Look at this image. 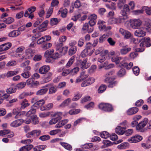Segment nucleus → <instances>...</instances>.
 <instances>
[{
	"mask_svg": "<svg viewBox=\"0 0 151 151\" xmlns=\"http://www.w3.org/2000/svg\"><path fill=\"white\" fill-rule=\"evenodd\" d=\"M98 107L99 109L106 112H111L114 110L112 105L109 103H100Z\"/></svg>",
	"mask_w": 151,
	"mask_h": 151,
	"instance_id": "nucleus-1",
	"label": "nucleus"
},
{
	"mask_svg": "<svg viewBox=\"0 0 151 151\" xmlns=\"http://www.w3.org/2000/svg\"><path fill=\"white\" fill-rule=\"evenodd\" d=\"M148 122L147 118H145L143 120L139 122L136 126L137 130L140 132H143L146 131L144 127L146 125Z\"/></svg>",
	"mask_w": 151,
	"mask_h": 151,
	"instance_id": "nucleus-2",
	"label": "nucleus"
},
{
	"mask_svg": "<svg viewBox=\"0 0 151 151\" xmlns=\"http://www.w3.org/2000/svg\"><path fill=\"white\" fill-rule=\"evenodd\" d=\"M130 11L129 6L127 4H125L124 5L123 9L121 10L120 13L122 16L121 17L124 21L125 20L128 19V16Z\"/></svg>",
	"mask_w": 151,
	"mask_h": 151,
	"instance_id": "nucleus-3",
	"label": "nucleus"
},
{
	"mask_svg": "<svg viewBox=\"0 0 151 151\" xmlns=\"http://www.w3.org/2000/svg\"><path fill=\"white\" fill-rule=\"evenodd\" d=\"M31 102L32 103H34L33 106L38 108L40 107V108L42 106H44L43 105L45 103V101L44 99L38 101L36 98H35L32 99Z\"/></svg>",
	"mask_w": 151,
	"mask_h": 151,
	"instance_id": "nucleus-4",
	"label": "nucleus"
},
{
	"mask_svg": "<svg viewBox=\"0 0 151 151\" xmlns=\"http://www.w3.org/2000/svg\"><path fill=\"white\" fill-rule=\"evenodd\" d=\"M61 112H59L55 113L54 114V116L55 118H52L51 119L49 122V124L50 125H52L55 124L58 121L61 119L62 117L61 116L62 115Z\"/></svg>",
	"mask_w": 151,
	"mask_h": 151,
	"instance_id": "nucleus-5",
	"label": "nucleus"
},
{
	"mask_svg": "<svg viewBox=\"0 0 151 151\" xmlns=\"http://www.w3.org/2000/svg\"><path fill=\"white\" fill-rule=\"evenodd\" d=\"M142 24V21L139 19L132 20L130 22V26L134 29H138Z\"/></svg>",
	"mask_w": 151,
	"mask_h": 151,
	"instance_id": "nucleus-6",
	"label": "nucleus"
},
{
	"mask_svg": "<svg viewBox=\"0 0 151 151\" xmlns=\"http://www.w3.org/2000/svg\"><path fill=\"white\" fill-rule=\"evenodd\" d=\"M87 58L83 59L82 61L79 60L78 61V66L80 67L81 70H84L88 68L89 66L87 65Z\"/></svg>",
	"mask_w": 151,
	"mask_h": 151,
	"instance_id": "nucleus-7",
	"label": "nucleus"
},
{
	"mask_svg": "<svg viewBox=\"0 0 151 151\" xmlns=\"http://www.w3.org/2000/svg\"><path fill=\"white\" fill-rule=\"evenodd\" d=\"M97 18V16L95 14H92L89 17L88 19L90 20L88 23L91 27H93L95 24Z\"/></svg>",
	"mask_w": 151,
	"mask_h": 151,
	"instance_id": "nucleus-8",
	"label": "nucleus"
},
{
	"mask_svg": "<svg viewBox=\"0 0 151 151\" xmlns=\"http://www.w3.org/2000/svg\"><path fill=\"white\" fill-rule=\"evenodd\" d=\"M124 22V21L121 17L118 19L116 18H112L109 19L108 20V22L110 24H118L119 23L123 22Z\"/></svg>",
	"mask_w": 151,
	"mask_h": 151,
	"instance_id": "nucleus-9",
	"label": "nucleus"
},
{
	"mask_svg": "<svg viewBox=\"0 0 151 151\" xmlns=\"http://www.w3.org/2000/svg\"><path fill=\"white\" fill-rule=\"evenodd\" d=\"M119 32L124 36V38L126 39H129L132 36V34L130 32L122 28L120 29Z\"/></svg>",
	"mask_w": 151,
	"mask_h": 151,
	"instance_id": "nucleus-10",
	"label": "nucleus"
},
{
	"mask_svg": "<svg viewBox=\"0 0 151 151\" xmlns=\"http://www.w3.org/2000/svg\"><path fill=\"white\" fill-rule=\"evenodd\" d=\"M48 23V21L45 20L37 27L39 33L44 31L47 29Z\"/></svg>",
	"mask_w": 151,
	"mask_h": 151,
	"instance_id": "nucleus-11",
	"label": "nucleus"
},
{
	"mask_svg": "<svg viewBox=\"0 0 151 151\" xmlns=\"http://www.w3.org/2000/svg\"><path fill=\"white\" fill-rule=\"evenodd\" d=\"M142 139V136L140 135H135L133 136L128 139L129 141L131 143L138 142Z\"/></svg>",
	"mask_w": 151,
	"mask_h": 151,
	"instance_id": "nucleus-12",
	"label": "nucleus"
},
{
	"mask_svg": "<svg viewBox=\"0 0 151 151\" xmlns=\"http://www.w3.org/2000/svg\"><path fill=\"white\" fill-rule=\"evenodd\" d=\"M134 35L138 37H143L146 35V33L143 28L138 29L135 31Z\"/></svg>",
	"mask_w": 151,
	"mask_h": 151,
	"instance_id": "nucleus-13",
	"label": "nucleus"
},
{
	"mask_svg": "<svg viewBox=\"0 0 151 151\" xmlns=\"http://www.w3.org/2000/svg\"><path fill=\"white\" fill-rule=\"evenodd\" d=\"M86 47L85 50L88 53L89 55H91L94 50V49L93 47L92 44L91 43L88 42L86 44Z\"/></svg>",
	"mask_w": 151,
	"mask_h": 151,
	"instance_id": "nucleus-14",
	"label": "nucleus"
},
{
	"mask_svg": "<svg viewBox=\"0 0 151 151\" xmlns=\"http://www.w3.org/2000/svg\"><path fill=\"white\" fill-rule=\"evenodd\" d=\"M126 128L125 127H121L118 126L115 129V132L118 134L122 135L125 132V130Z\"/></svg>",
	"mask_w": 151,
	"mask_h": 151,
	"instance_id": "nucleus-15",
	"label": "nucleus"
},
{
	"mask_svg": "<svg viewBox=\"0 0 151 151\" xmlns=\"http://www.w3.org/2000/svg\"><path fill=\"white\" fill-rule=\"evenodd\" d=\"M50 67L48 65H44L41 67L39 69V71L41 74H45L47 73L50 70Z\"/></svg>",
	"mask_w": 151,
	"mask_h": 151,
	"instance_id": "nucleus-16",
	"label": "nucleus"
},
{
	"mask_svg": "<svg viewBox=\"0 0 151 151\" xmlns=\"http://www.w3.org/2000/svg\"><path fill=\"white\" fill-rule=\"evenodd\" d=\"M105 22L103 20H99L97 22L98 25V27L99 30L101 31H104L106 29V25L104 24Z\"/></svg>",
	"mask_w": 151,
	"mask_h": 151,
	"instance_id": "nucleus-17",
	"label": "nucleus"
},
{
	"mask_svg": "<svg viewBox=\"0 0 151 151\" xmlns=\"http://www.w3.org/2000/svg\"><path fill=\"white\" fill-rule=\"evenodd\" d=\"M45 87L49 88V93L50 94L55 93L57 90L58 87L56 86H52L51 84H48Z\"/></svg>",
	"mask_w": 151,
	"mask_h": 151,
	"instance_id": "nucleus-18",
	"label": "nucleus"
},
{
	"mask_svg": "<svg viewBox=\"0 0 151 151\" xmlns=\"http://www.w3.org/2000/svg\"><path fill=\"white\" fill-rule=\"evenodd\" d=\"M122 47L120 50V53L122 55H126L131 50V48L128 47L127 46H123Z\"/></svg>",
	"mask_w": 151,
	"mask_h": 151,
	"instance_id": "nucleus-19",
	"label": "nucleus"
},
{
	"mask_svg": "<svg viewBox=\"0 0 151 151\" xmlns=\"http://www.w3.org/2000/svg\"><path fill=\"white\" fill-rule=\"evenodd\" d=\"M106 83H108V86L110 88H112L116 86L118 82L116 81L112 80V79L109 80L107 82H105Z\"/></svg>",
	"mask_w": 151,
	"mask_h": 151,
	"instance_id": "nucleus-20",
	"label": "nucleus"
},
{
	"mask_svg": "<svg viewBox=\"0 0 151 151\" xmlns=\"http://www.w3.org/2000/svg\"><path fill=\"white\" fill-rule=\"evenodd\" d=\"M25 55L27 59L31 58L34 55L33 51L30 49H28L25 50Z\"/></svg>",
	"mask_w": 151,
	"mask_h": 151,
	"instance_id": "nucleus-21",
	"label": "nucleus"
},
{
	"mask_svg": "<svg viewBox=\"0 0 151 151\" xmlns=\"http://www.w3.org/2000/svg\"><path fill=\"white\" fill-rule=\"evenodd\" d=\"M138 111V109L137 107H133L129 109L127 111L128 115H132L136 114Z\"/></svg>",
	"mask_w": 151,
	"mask_h": 151,
	"instance_id": "nucleus-22",
	"label": "nucleus"
},
{
	"mask_svg": "<svg viewBox=\"0 0 151 151\" xmlns=\"http://www.w3.org/2000/svg\"><path fill=\"white\" fill-rule=\"evenodd\" d=\"M114 73L115 71L112 70L106 73L104 76L105 78L104 82H107L109 80L111 79V78H110V76L114 75Z\"/></svg>",
	"mask_w": 151,
	"mask_h": 151,
	"instance_id": "nucleus-23",
	"label": "nucleus"
},
{
	"mask_svg": "<svg viewBox=\"0 0 151 151\" xmlns=\"http://www.w3.org/2000/svg\"><path fill=\"white\" fill-rule=\"evenodd\" d=\"M24 49V47L22 46L20 47L17 48L15 52V54L14 55V56L16 57H18L19 56L21 55L20 53L22 52L23 51Z\"/></svg>",
	"mask_w": 151,
	"mask_h": 151,
	"instance_id": "nucleus-24",
	"label": "nucleus"
},
{
	"mask_svg": "<svg viewBox=\"0 0 151 151\" xmlns=\"http://www.w3.org/2000/svg\"><path fill=\"white\" fill-rule=\"evenodd\" d=\"M122 58L121 57H118L116 55H114L111 58V60L113 62H114L116 64H119L120 60Z\"/></svg>",
	"mask_w": 151,
	"mask_h": 151,
	"instance_id": "nucleus-25",
	"label": "nucleus"
},
{
	"mask_svg": "<svg viewBox=\"0 0 151 151\" xmlns=\"http://www.w3.org/2000/svg\"><path fill=\"white\" fill-rule=\"evenodd\" d=\"M20 34V32L17 30H14L10 32L8 36L10 37H15L17 36Z\"/></svg>",
	"mask_w": 151,
	"mask_h": 151,
	"instance_id": "nucleus-26",
	"label": "nucleus"
},
{
	"mask_svg": "<svg viewBox=\"0 0 151 151\" xmlns=\"http://www.w3.org/2000/svg\"><path fill=\"white\" fill-rule=\"evenodd\" d=\"M142 40L144 41L145 46L146 47H148L151 46V41L149 37H145L142 39Z\"/></svg>",
	"mask_w": 151,
	"mask_h": 151,
	"instance_id": "nucleus-27",
	"label": "nucleus"
},
{
	"mask_svg": "<svg viewBox=\"0 0 151 151\" xmlns=\"http://www.w3.org/2000/svg\"><path fill=\"white\" fill-rule=\"evenodd\" d=\"M17 90V88L15 86H11L9 88L6 89V92L7 93L12 94L15 93Z\"/></svg>",
	"mask_w": 151,
	"mask_h": 151,
	"instance_id": "nucleus-28",
	"label": "nucleus"
},
{
	"mask_svg": "<svg viewBox=\"0 0 151 151\" xmlns=\"http://www.w3.org/2000/svg\"><path fill=\"white\" fill-rule=\"evenodd\" d=\"M48 89L47 88L43 87L42 88L37 91L36 93L37 95H42L45 94L47 91Z\"/></svg>",
	"mask_w": 151,
	"mask_h": 151,
	"instance_id": "nucleus-29",
	"label": "nucleus"
},
{
	"mask_svg": "<svg viewBox=\"0 0 151 151\" xmlns=\"http://www.w3.org/2000/svg\"><path fill=\"white\" fill-rule=\"evenodd\" d=\"M31 123L34 124H38L39 122V119L36 115L31 116Z\"/></svg>",
	"mask_w": 151,
	"mask_h": 151,
	"instance_id": "nucleus-30",
	"label": "nucleus"
},
{
	"mask_svg": "<svg viewBox=\"0 0 151 151\" xmlns=\"http://www.w3.org/2000/svg\"><path fill=\"white\" fill-rule=\"evenodd\" d=\"M53 106L52 103H49L47 104L46 106H42L40 108V109L41 111H44L45 110H49L52 108Z\"/></svg>",
	"mask_w": 151,
	"mask_h": 151,
	"instance_id": "nucleus-31",
	"label": "nucleus"
},
{
	"mask_svg": "<svg viewBox=\"0 0 151 151\" xmlns=\"http://www.w3.org/2000/svg\"><path fill=\"white\" fill-rule=\"evenodd\" d=\"M52 73H51L49 72L46 75V77L44 79V81L45 83H47L50 81L52 78Z\"/></svg>",
	"mask_w": 151,
	"mask_h": 151,
	"instance_id": "nucleus-32",
	"label": "nucleus"
},
{
	"mask_svg": "<svg viewBox=\"0 0 151 151\" xmlns=\"http://www.w3.org/2000/svg\"><path fill=\"white\" fill-rule=\"evenodd\" d=\"M82 95L81 93L77 92L75 94L72 100L74 101H77L81 97Z\"/></svg>",
	"mask_w": 151,
	"mask_h": 151,
	"instance_id": "nucleus-33",
	"label": "nucleus"
},
{
	"mask_svg": "<svg viewBox=\"0 0 151 151\" xmlns=\"http://www.w3.org/2000/svg\"><path fill=\"white\" fill-rule=\"evenodd\" d=\"M59 12H60L61 13V16L63 18L67 16V9L66 8H61Z\"/></svg>",
	"mask_w": 151,
	"mask_h": 151,
	"instance_id": "nucleus-34",
	"label": "nucleus"
},
{
	"mask_svg": "<svg viewBox=\"0 0 151 151\" xmlns=\"http://www.w3.org/2000/svg\"><path fill=\"white\" fill-rule=\"evenodd\" d=\"M60 143L66 149L69 150H71L72 149V147L71 145L66 143L60 142Z\"/></svg>",
	"mask_w": 151,
	"mask_h": 151,
	"instance_id": "nucleus-35",
	"label": "nucleus"
},
{
	"mask_svg": "<svg viewBox=\"0 0 151 151\" xmlns=\"http://www.w3.org/2000/svg\"><path fill=\"white\" fill-rule=\"evenodd\" d=\"M41 131L40 129H36L31 132L32 136H39L41 134Z\"/></svg>",
	"mask_w": 151,
	"mask_h": 151,
	"instance_id": "nucleus-36",
	"label": "nucleus"
},
{
	"mask_svg": "<svg viewBox=\"0 0 151 151\" xmlns=\"http://www.w3.org/2000/svg\"><path fill=\"white\" fill-rule=\"evenodd\" d=\"M32 32L34 33H35L36 32H37L38 33H37L35 35V36H33L32 37V38L35 40V39H36L38 38L39 37L41 36V35H40V33L37 27L36 28V29H34L32 31Z\"/></svg>",
	"mask_w": 151,
	"mask_h": 151,
	"instance_id": "nucleus-37",
	"label": "nucleus"
},
{
	"mask_svg": "<svg viewBox=\"0 0 151 151\" xmlns=\"http://www.w3.org/2000/svg\"><path fill=\"white\" fill-rule=\"evenodd\" d=\"M71 101L70 98H68L65 100L60 105V106L62 107H65L68 106Z\"/></svg>",
	"mask_w": 151,
	"mask_h": 151,
	"instance_id": "nucleus-38",
	"label": "nucleus"
},
{
	"mask_svg": "<svg viewBox=\"0 0 151 151\" xmlns=\"http://www.w3.org/2000/svg\"><path fill=\"white\" fill-rule=\"evenodd\" d=\"M77 51V47L75 46L71 47L69 49L68 54L69 55H72L74 54Z\"/></svg>",
	"mask_w": 151,
	"mask_h": 151,
	"instance_id": "nucleus-39",
	"label": "nucleus"
},
{
	"mask_svg": "<svg viewBox=\"0 0 151 151\" xmlns=\"http://www.w3.org/2000/svg\"><path fill=\"white\" fill-rule=\"evenodd\" d=\"M19 73L18 71H8L6 75L7 77H10L14 76L16 75Z\"/></svg>",
	"mask_w": 151,
	"mask_h": 151,
	"instance_id": "nucleus-40",
	"label": "nucleus"
},
{
	"mask_svg": "<svg viewBox=\"0 0 151 151\" xmlns=\"http://www.w3.org/2000/svg\"><path fill=\"white\" fill-rule=\"evenodd\" d=\"M55 45L56 50L59 52L63 47V43L57 42L55 43Z\"/></svg>",
	"mask_w": 151,
	"mask_h": 151,
	"instance_id": "nucleus-41",
	"label": "nucleus"
},
{
	"mask_svg": "<svg viewBox=\"0 0 151 151\" xmlns=\"http://www.w3.org/2000/svg\"><path fill=\"white\" fill-rule=\"evenodd\" d=\"M126 73V70L124 68L120 69L117 73V75L119 77H122L124 76Z\"/></svg>",
	"mask_w": 151,
	"mask_h": 151,
	"instance_id": "nucleus-42",
	"label": "nucleus"
},
{
	"mask_svg": "<svg viewBox=\"0 0 151 151\" xmlns=\"http://www.w3.org/2000/svg\"><path fill=\"white\" fill-rule=\"evenodd\" d=\"M145 26L146 27V29L150 32H151V21L149 20L145 22Z\"/></svg>",
	"mask_w": 151,
	"mask_h": 151,
	"instance_id": "nucleus-43",
	"label": "nucleus"
},
{
	"mask_svg": "<svg viewBox=\"0 0 151 151\" xmlns=\"http://www.w3.org/2000/svg\"><path fill=\"white\" fill-rule=\"evenodd\" d=\"M75 58V56H73L71 58L66 65L67 68L70 67L72 65L74 61Z\"/></svg>",
	"mask_w": 151,
	"mask_h": 151,
	"instance_id": "nucleus-44",
	"label": "nucleus"
},
{
	"mask_svg": "<svg viewBox=\"0 0 151 151\" xmlns=\"http://www.w3.org/2000/svg\"><path fill=\"white\" fill-rule=\"evenodd\" d=\"M60 20L57 18H53L51 19L50 21V24L52 26L56 25L60 22Z\"/></svg>",
	"mask_w": 151,
	"mask_h": 151,
	"instance_id": "nucleus-45",
	"label": "nucleus"
},
{
	"mask_svg": "<svg viewBox=\"0 0 151 151\" xmlns=\"http://www.w3.org/2000/svg\"><path fill=\"white\" fill-rule=\"evenodd\" d=\"M21 109H24L28 106L29 105V104L28 102L27 101L26 99H24L21 102Z\"/></svg>",
	"mask_w": 151,
	"mask_h": 151,
	"instance_id": "nucleus-46",
	"label": "nucleus"
},
{
	"mask_svg": "<svg viewBox=\"0 0 151 151\" xmlns=\"http://www.w3.org/2000/svg\"><path fill=\"white\" fill-rule=\"evenodd\" d=\"M52 46V44L50 43H47L45 42L42 45V48L44 50H46L48 49Z\"/></svg>",
	"mask_w": 151,
	"mask_h": 151,
	"instance_id": "nucleus-47",
	"label": "nucleus"
},
{
	"mask_svg": "<svg viewBox=\"0 0 151 151\" xmlns=\"http://www.w3.org/2000/svg\"><path fill=\"white\" fill-rule=\"evenodd\" d=\"M2 20L6 24H10L14 22V19L12 17H9L5 19H3Z\"/></svg>",
	"mask_w": 151,
	"mask_h": 151,
	"instance_id": "nucleus-48",
	"label": "nucleus"
},
{
	"mask_svg": "<svg viewBox=\"0 0 151 151\" xmlns=\"http://www.w3.org/2000/svg\"><path fill=\"white\" fill-rule=\"evenodd\" d=\"M108 37V36L107 35L104 34L100 37L99 40V43H103Z\"/></svg>",
	"mask_w": 151,
	"mask_h": 151,
	"instance_id": "nucleus-49",
	"label": "nucleus"
},
{
	"mask_svg": "<svg viewBox=\"0 0 151 151\" xmlns=\"http://www.w3.org/2000/svg\"><path fill=\"white\" fill-rule=\"evenodd\" d=\"M100 136L103 138L106 139L109 137L110 134L107 132L104 131L100 133Z\"/></svg>",
	"mask_w": 151,
	"mask_h": 151,
	"instance_id": "nucleus-50",
	"label": "nucleus"
},
{
	"mask_svg": "<svg viewBox=\"0 0 151 151\" xmlns=\"http://www.w3.org/2000/svg\"><path fill=\"white\" fill-rule=\"evenodd\" d=\"M50 139V136L48 135H44L40 136L39 139L42 141H46L49 140Z\"/></svg>",
	"mask_w": 151,
	"mask_h": 151,
	"instance_id": "nucleus-51",
	"label": "nucleus"
},
{
	"mask_svg": "<svg viewBox=\"0 0 151 151\" xmlns=\"http://www.w3.org/2000/svg\"><path fill=\"white\" fill-rule=\"evenodd\" d=\"M79 70V68L78 67L74 68L73 69L70 70V75H73L77 74Z\"/></svg>",
	"mask_w": 151,
	"mask_h": 151,
	"instance_id": "nucleus-52",
	"label": "nucleus"
},
{
	"mask_svg": "<svg viewBox=\"0 0 151 151\" xmlns=\"http://www.w3.org/2000/svg\"><path fill=\"white\" fill-rule=\"evenodd\" d=\"M34 107L33 106L31 107L32 108L27 113V116H29L31 114H34L36 112V109L33 108Z\"/></svg>",
	"mask_w": 151,
	"mask_h": 151,
	"instance_id": "nucleus-53",
	"label": "nucleus"
},
{
	"mask_svg": "<svg viewBox=\"0 0 151 151\" xmlns=\"http://www.w3.org/2000/svg\"><path fill=\"white\" fill-rule=\"evenodd\" d=\"M54 52L53 49L49 50L46 51L44 53V56L45 57L51 56Z\"/></svg>",
	"mask_w": 151,
	"mask_h": 151,
	"instance_id": "nucleus-54",
	"label": "nucleus"
},
{
	"mask_svg": "<svg viewBox=\"0 0 151 151\" xmlns=\"http://www.w3.org/2000/svg\"><path fill=\"white\" fill-rule=\"evenodd\" d=\"M86 119L84 118H80L76 120L74 123L73 125L76 126L78 124L81 123L82 122L85 121Z\"/></svg>",
	"mask_w": 151,
	"mask_h": 151,
	"instance_id": "nucleus-55",
	"label": "nucleus"
},
{
	"mask_svg": "<svg viewBox=\"0 0 151 151\" xmlns=\"http://www.w3.org/2000/svg\"><path fill=\"white\" fill-rule=\"evenodd\" d=\"M106 86L105 85H102L98 89V92L99 93H101L104 91L106 89Z\"/></svg>",
	"mask_w": 151,
	"mask_h": 151,
	"instance_id": "nucleus-56",
	"label": "nucleus"
},
{
	"mask_svg": "<svg viewBox=\"0 0 151 151\" xmlns=\"http://www.w3.org/2000/svg\"><path fill=\"white\" fill-rule=\"evenodd\" d=\"M107 41L110 45L114 46L115 45L116 42L111 37H109L107 39Z\"/></svg>",
	"mask_w": 151,
	"mask_h": 151,
	"instance_id": "nucleus-57",
	"label": "nucleus"
},
{
	"mask_svg": "<svg viewBox=\"0 0 151 151\" xmlns=\"http://www.w3.org/2000/svg\"><path fill=\"white\" fill-rule=\"evenodd\" d=\"M126 1V0H119L117 4L118 7L120 9H121L125 3Z\"/></svg>",
	"mask_w": 151,
	"mask_h": 151,
	"instance_id": "nucleus-58",
	"label": "nucleus"
},
{
	"mask_svg": "<svg viewBox=\"0 0 151 151\" xmlns=\"http://www.w3.org/2000/svg\"><path fill=\"white\" fill-rule=\"evenodd\" d=\"M106 58V55L100 54V57L98 59V61L99 62L102 63L105 61Z\"/></svg>",
	"mask_w": 151,
	"mask_h": 151,
	"instance_id": "nucleus-59",
	"label": "nucleus"
},
{
	"mask_svg": "<svg viewBox=\"0 0 151 151\" xmlns=\"http://www.w3.org/2000/svg\"><path fill=\"white\" fill-rule=\"evenodd\" d=\"M3 47L4 51L9 49L11 46V44L10 43H7L2 44Z\"/></svg>",
	"mask_w": 151,
	"mask_h": 151,
	"instance_id": "nucleus-60",
	"label": "nucleus"
},
{
	"mask_svg": "<svg viewBox=\"0 0 151 151\" xmlns=\"http://www.w3.org/2000/svg\"><path fill=\"white\" fill-rule=\"evenodd\" d=\"M128 145V143L127 142L123 143L117 146L119 149H121L125 148Z\"/></svg>",
	"mask_w": 151,
	"mask_h": 151,
	"instance_id": "nucleus-61",
	"label": "nucleus"
},
{
	"mask_svg": "<svg viewBox=\"0 0 151 151\" xmlns=\"http://www.w3.org/2000/svg\"><path fill=\"white\" fill-rule=\"evenodd\" d=\"M143 9L145 10V12L147 14L151 15V8L145 6L143 7Z\"/></svg>",
	"mask_w": 151,
	"mask_h": 151,
	"instance_id": "nucleus-62",
	"label": "nucleus"
},
{
	"mask_svg": "<svg viewBox=\"0 0 151 151\" xmlns=\"http://www.w3.org/2000/svg\"><path fill=\"white\" fill-rule=\"evenodd\" d=\"M18 122H19V120L13 122L10 124V126L13 127H16L19 126L21 124L18 123Z\"/></svg>",
	"mask_w": 151,
	"mask_h": 151,
	"instance_id": "nucleus-63",
	"label": "nucleus"
},
{
	"mask_svg": "<svg viewBox=\"0 0 151 151\" xmlns=\"http://www.w3.org/2000/svg\"><path fill=\"white\" fill-rule=\"evenodd\" d=\"M17 64L16 61L12 60L9 61L7 63L6 65L8 67H10L15 65Z\"/></svg>",
	"mask_w": 151,
	"mask_h": 151,
	"instance_id": "nucleus-64",
	"label": "nucleus"
}]
</instances>
